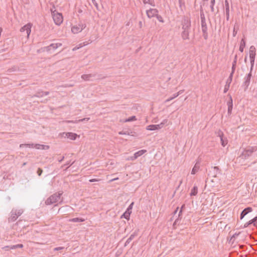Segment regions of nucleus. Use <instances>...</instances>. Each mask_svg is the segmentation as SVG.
<instances>
[{
    "label": "nucleus",
    "instance_id": "nucleus-1",
    "mask_svg": "<svg viewBox=\"0 0 257 257\" xmlns=\"http://www.w3.org/2000/svg\"><path fill=\"white\" fill-rule=\"evenodd\" d=\"M182 32L181 37L183 40H189V34L191 32V20L188 16H184L181 21Z\"/></svg>",
    "mask_w": 257,
    "mask_h": 257
},
{
    "label": "nucleus",
    "instance_id": "nucleus-2",
    "mask_svg": "<svg viewBox=\"0 0 257 257\" xmlns=\"http://www.w3.org/2000/svg\"><path fill=\"white\" fill-rule=\"evenodd\" d=\"M63 192L59 191L56 192L50 196L45 201V204L47 205H50L55 203H62L63 198L62 197Z\"/></svg>",
    "mask_w": 257,
    "mask_h": 257
},
{
    "label": "nucleus",
    "instance_id": "nucleus-3",
    "mask_svg": "<svg viewBox=\"0 0 257 257\" xmlns=\"http://www.w3.org/2000/svg\"><path fill=\"white\" fill-rule=\"evenodd\" d=\"M23 213V209H13L10 213V216L8 218L9 222L15 221L17 218Z\"/></svg>",
    "mask_w": 257,
    "mask_h": 257
},
{
    "label": "nucleus",
    "instance_id": "nucleus-4",
    "mask_svg": "<svg viewBox=\"0 0 257 257\" xmlns=\"http://www.w3.org/2000/svg\"><path fill=\"white\" fill-rule=\"evenodd\" d=\"M200 19L201 30L203 33V37L205 40H207L208 39L207 26L206 22L205 16L203 14H201Z\"/></svg>",
    "mask_w": 257,
    "mask_h": 257
},
{
    "label": "nucleus",
    "instance_id": "nucleus-5",
    "mask_svg": "<svg viewBox=\"0 0 257 257\" xmlns=\"http://www.w3.org/2000/svg\"><path fill=\"white\" fill-rule=\"evenodd\" d=\"M249 54L251 65V71H252L256 55V49L254 46H251L250 47Z\"/></svg>",
    "mask_w": 257,
    "mask_h": 257
},
{
    "label": "nucleus",
    "instance_id": "nucleus-6",
    "mask_svg": "<svg viewBox=\"0 0 257 257\" xmlns=\"http://www.w3.org/2000/svg\"><path fill=\"white\" fill-rule=\"evenodd\" d=\"M251 72L252 71H251L250 69L249 73L246 74L244 77V81L242 83V86L244 88V91L247 90L249 85L251 77L252 76Z\"/></svg>",
    "mask_w": 257,
    "mask_h": 257
},
{
    "label": "nucleus",
    "instance_id": "nucleus-7",
    "mask_svg": "<svg viewBox=\"0 0 257 257\" xmlns=\"http://www.w3.org/2000/svg\"><path fill=\"white\" fill-rule=\"evenodd\" d=\"M53 19L54 23L57 25H60L63 22V16L61 14L59 13H52Z\"/></svg>",
    "mask_w": 257,
    "mask_h": 257
},
{
    "label": "nucleus",
    "instance_id": "nucleus-8",
    "mask_svg": "<svg viewBox=\"0 0 257 257\" xmlns=\"http://www.w3.org/2000/svg\"><path fill=\"white\" fill-rule=\"evenodd\" d=\"M221 174V170L218 167H212L211 170L209 171L208 175L212 177H217L218 175Z\"/></svg>",
    "mask_w": 257,
    "mask_h": 257
},
{
    "label": "nucleus",
    "instance_id": "nucleus-9",
    "mask_svg": "<svg viewBox=\"0 0 257 257\" xmlns=\"http://www.w3.org/2000/svg\"><path fill=\"white\" fill-rule=\"evenodd\" d=\"M85 27L86 25L85 24H78V26H73L71 29V31L74 34H77L81 32Z\"/></svg>",
    "mask_w": 257,
    "mask_h": 257
},
{
    "label": "nucleus",
    "instance_id": "nucleus-10",
    "mask_svg": "<svg viewBox=\"0 0 257 257\" xmlns=\"http://www.w3.org/2000/svg\"><path fill=\"white\" fill-rule=\"evenodd\" d=\"M32 26V24L28 23V24H26V25L24 26L23 27H22L20 29V31L21 32L26 31V34L27 35V37H28L31 33V32Z\"/></svg>",
    "mask_w": 257,
    "mask_h": 257
},
{
    "label": "nucleus",
    "instance_id": "nucleus-11",
    "mask_svg": "<svg viewBox=\"0 0 257 257\" xmlns=\"http://www.w3.org/2000/svg\"><path fill=\"white\" fill-rule=\"evenodd\" d=\"M158 10L156 9H150L146 11V14L149 18H152L156 17L157 14H158Z\"/></svg>",
    "mask_w": 257,
    "mask_h": 257
},
{
    "label": "nucleus",
    "instance_id": "nucleus-12",
    "mask_svg": "<svg viewBox=\"0 0 257 257\" xmlns=\"http://www.w3.org/2000/svg\"><path fill=\"white\" fill-rule=\"evenodd\" d=\"M252 211V209L250 207H248L244 209L240 213V219H242L243 217L247 214L248 213L251 212Z\"/></svg>",
    "mask_w": 257,
    "mask_h": 257
},
{
    "label": "nucleus",
    "instance_id": "nucleus-13",
    "mask_svg": "<svg viewBox=\"0 0 257 257\" xmlns=\"http://www.w3.org/2000/svg\"><path fill=\"white\" fill-rule=\"evenodd\" d=\"M49 94V91H43L42 90L38 91L36 94L34 95L35 97H41L44 96V95H47Z\"/></svg>",
    "mask_w": 257,
    "mask_h": 257
},
{
    "label": "nucleus",
    "instance_id": "nucleus-14",
    "mask_svg": "<svg viewBox=\"0 0 257 257\" xmlns=\"http://www.w3.org/2000/svg\"><path fill=\"white\" fill-rule=\"evenodd\" d=\"M225 6L226 20L228 21L229 19V6L228 2L227 0L225 1Z\"/></svg>",
    "mask_w": 257,
    "mask_h": 257
},
{
    "label": "nucleus",
    "instance_id": "nucleus-15",
    "mask_svg": "<svg viewBox=\"0 0 257 257\" xmlns=\"http://www.w3.org/2000/svg\"><path fill=\"white\" fill-rule=\"evenodd\" d=\"M95 76L96 74H83L81 75V78L85 81H89L91 77Z\"/></svg>",
    "mask_w": 257,
    "mask_h": 257
},
{
    "label": "nucleus",
    "instance_id": "nucleus-16",
    "mask_svg": "<svg viewBox=\"0 0 257 257\" xmlns=\"http://www.w3.org/2000/svg\"><path fill=\"white\" fill-rule=\"evenodd\" d=\"M199 168H200V163L196 162L192 170L191 174H193V175L195 174L198 171Z\"/></svg>",
    "mask_w": 257,
    "mask_h": 257
},
{
    "label": "nucleus",
    "instance_id": "nucleus-17",
    "mask_svg": "<svg viewBox=\"0 0 257 257\" xmlns=\"http://www.w3.org/2000/svg\"><path fill=\"white\" fill-rule=\"evenodd\" d=\"M253 152V149L252 148L248 149L245 150L242 153L243 155L245 157H249L251 155L252 152Z\"/></svg>",
    "mask_w": 257,
    "mask_h": 257
},
{
    "label": "nucleus",
    "instance_id": "nucleus-18",
    "mask_svg": "<svg viewBox=\"0 0 257 257\" xmlns=\"http://www.w3.org/2000/svg\"><path fill=\"white\" fill-rule=\"evenodd\" d=\"M147 152L146 150H142L138 151L134 154V158H138L139 157L141 156Z\"/></svg>",
    "mask_w": 257,
    "mask_h": 257
},
{
    "label": "nucleus",
    "instance_id": "nucleus-19",
    "mask_svg": "<svg viewBox=\"0 0 257 257\" xmlns=\"http://www.w3.org/2000/svg\"><path fill=\"white\" fill-rule=\"evenodd\" d=\"M66 136L72 140H75L76 139L77 135L75 133H67L66 134Z\"/></svg>",
    "mask_w": 257,
    "mask_h": 257
},
{
    "label": "nucleus",
    "instance_id": "nucleus-20",
    "mask_svg": "<svg viewBox=\"0 0 257 257\" xmlns=\"http://www.w3.org/2000/svg\"><path fill=\"white\" fill-rule=\"evenodd\" d=\"M84 221H85V219L82 218H78V217L71 218L69 220V222H83Z\"/></svg>",
    "mask_w": 257,
    "mask_h": 257
},
{
    "label": "nucleus",
    "instance_id": "nucleus-21",
    "mask_svg": "<svg viewBox=\"0 0 257 257\" xmlns=\"http://www.w3.org/2000/svg\"><path fill=\"white\" fill-rule=\"evenodd\" d=\"M245 46V41L244 39H242L241 40V42H240L239 50L241 52H242L243 51Z\"/></svg>",
    "mask_w": 257,
    "mask_h": 257
},
{
    "label": "nucleus",
    "instance_id": "nucleus-22",
    "mask_svg": "<svg viewBox=\"0 0 257 257\" xmlns=\"http://www.w3.org/2000/svg\"><path fill=\"white\" fill-rule=\"evenodd\" d=\"M198 193V188L197 186H194L191 189L190 196H195Z\"/></svg>",
    "mask_w": 257,
    "mask_h": 257
},
{
    "label": "nucleus",
    "instance_id": "nucleus-23",
    "mask_svg": "<svg viewBox=\"0 0 257 257\" xmlns=\"http://www.w3.org/2000/svg\"><path fill=\"white\" fill-rule=\"evenodd\" d=\"M132 211L129 212V209H127V210L122 214V217H123L127 220L130 219V214Z\"/></svg>",
    "mask_w": 257,
    "mask_h": 257
},
{
    "label": "nucleus",
    "instance_id": "nucleus-24",
    "mask_svg": "<svg viewBox=\"0 0 257 257\" xmlns=\"http://www.w3.org/2000/svg\"><path fill=\"white\" fill-rule=\"evenodd\" d=\"M62 46V44L60 43H58L56 44H51L50 45V47L52 48L53 50L56 49L57 48Z\"/></svg>",
    "mask_w": 257,
    "mask_h": 257
},
{
    "label": "nucleus",
    "instance_id": "nucleus-25",
    "mask_svg": "<svg viewBox=\"0 0 257 257\" xmlns=\"http://www.w3.org/2000/svg\"><path fill=\"white\" fill-rule=\"evenodd\" d=\"M143 2L144 4H149L153 7L155 6V2L153 0H143Z\"/></svg>",
    "mask_w": 257,
    "mask_h": 257
},
{
    "label": "nucleus",
    "instance_id": "nucleus-26",
    "mask_svg": "<svg viewBox=\"0 0 257 257\" xmlns=\"http://www.w3.org/2000/svg\"><path fill=\"white\" fill-rule=\"evenodd\" d=\"M219 136L220 138L221 145L222 146L224 147L226 145L227 143L226 142H225L223 139V133L221 132L220 133H219Z\"/></svg>",
    "mask_w": 257,
    "mask_h": 257
},
{
    "label": "nucleus",
    "instance_id": "nucleus-27",
    "mask_svg": "<svg viewBox=\"0 0 257 257\" xmlns=\"http://www.w3.org/2000/svg\"><path fill=\"white\" fill-rule=\"evenodd\" d=\"M147 130L150 131H155L157 130V126L156 124H151L147 126Z\"/></svg>",
    "mask_w": 257,
    "mask_h": 257
},
{
    "label": "nucleus",
    "instance_id": "nucleus-28",
    "mask_svg": "<svg viewBox=\"0 0 257 257\" xmlns=\"http://www.w3.org/2000/svg\"><path fill=\"white\" fill-rule=\"evenodd\" d=\"M75 161H73L72 163L71 162V161H68L66 163V164H64L63 165H62L61 166V168H64V167L65 166H67L68 165L69 166L68 167H67L65 170H66L70 166H71V165H72L74 163Z\"/></svg>",
    "mask_w": 257,
    "mask_h": 257
},
{
    "label": "nucleus",
    "instance_id": "nucleus-29",
    "mask_svg": "<svg viewBox=\"0 0 257 257\" xmlns=\"http://www.w3.org/2000/svg\"><path fill=\"white\" fill-rule=\"evenodd\" d=\"M24 247V245L23 244H18L16 245H11L10 246V249H14L17 248H23Z\"/></svg>",
    "mask_w": 257,
    "mask_h": 257
},
{
    "label": "nucleus",
    "instance_id": "nucleus-30",
    "mask_svg": "<svg viewBox=\"0 0 257 257\" xmlns=\"http://www.w3.org/2000/svg\"><path fill=\"white\" fill-rule=\"evenodd\" d=\"M35 145L34 144H22L20 145V148H22L24 146L28 147L29 148H34L35 147Z\"/></svg>",
    "mask_w": 257,
    "mask_h": 257
},
{
    "label": "nucleus",
    "instance_id": "nucleus-31",
    "mask_svg": "<svg viewBox=\"0 0 257 257\" xmlns=\"http://www.w3.org/2000/svg\"><path fill=\"white\" fill-rule=\"evenodd\" d=\"M215 0H211L210 7L212 12H214V6L215 5Z\"/></svg>",
    "mask_w": 257,
    "mask_h": 257
},
{
    "label": "nucleus",
    "instance_id": "nucleus-32",
    "mask_svg": "<svg viewBox=\"0 0 257 257\" xmlns=\"http://www.w3.org/2000/svg\"><path fill=\"white\" fill-rule=\"evenodd\" d=\"M179 7L181 10L185 7V2L184 0H179Z\"/></svg>",
    "mask_w": 257,
    "mask_h": 257
},
{
    "label": "nucleus",
    "instance_id": "nucleus-33",
    "mask_svg": "<svg viewBox=\"0 0 257 257\" xmlns=\"http://www.w3.org/2000/svg\"><path fill=\"white\" fill-rule=\"evenodd\" d=\"M184 206V205H183L182 206L181 209V210H180L179 213V214H178V218L177 219H176V220L175 221V222H174V225L175 224H177V223L178 222V221H179V218H180V216H181V213H182V208H183V207Z\"/></svg>",
    "mask_w": 257,
    "mask_h": 257
},
{
    "label": "nucleus",
    "instance_id": "nucleus-34",
    "mask_svg": "<svg viewBox=\"0 0 257 257\" xmlns=\"http://www.w3.org/2000/svg\"><path fill=\"white\" fill-rule=\"evenodd\" d=\"M137 120V118L135 116H132L125 119V122H130L132 121H135Z\"/></svg>",
    "mask_w": 257,
    "mask_h": 257
},
{
    "label": "nucleus",
    "instance_id": "nucleus-35",
    "mask_svg": "<svg viewBox=\"0 0 257 257\" xmlns=\"http://www.w3.org/2000/svg\"><path fill=\"white\" fill-rule=\"evenodd\" d=\"M250 221L251 222V224H253V226H256L257 225V216L254 217Z\"/></svg>",
    "mask_w": 257,
    "mask_h": 257
},
{
    "label": "nucleus",
    "instance_id": "nucleus-36",
    "mask_svg": "<svg viewBox=\"0 0 257 257\" xmlns=\"http://www.w3.org/2000/svg\"><path fill=\"white\" fill-rule=\"evenodd\" d=\"M227 105L228 106H233V101L231 96H229V99L227 102Z\"/></svg>",
    "mask_w": 257,
    "mask_h": 257
},
{
    "label": "nucleus",
    "instance_id": "nucleus-37",
    "mask_svg": "<svg viewBox=\"0 0 257 257\" xmlns=\"http://www.w3.org/2000/svg\"><path fill=\"white\" fill-rule=\"evenodd\" d=\"M156 17L159 22L161 23H164V20L161 15H159L157 14Z\"/></svg>",
    "mask_w": 257,
    "mask_h": 257
},
{
    "label": "nucleus",
    "instance_id": "nucleus-38",
    "mask_svg": "<svg viewBox=\"0 0 257 257\" xmlns=\"http://www.w3.org/2000/svg\"><path fill=\"white\" fill-rule=\"evenodd\" d=\"M178 96L177 95H175V93L173 95V96L169 98H168L167 99H166L165 101V103L166 102H168L172 100H173V99L175 98L176 97H177Z\"/></svg>",
    "mask_w": 257,
    "mask_h": 257
},
{
    "label": "nucleus",
    "instance_id": "nucleus-39",
    "mask_svg": "<svg viewBox=\"0 0 257 257\" xmlns=\"http://www.w3.org/2000/svg\"><path fill=\"white\" fill-rule=\"evenodd\" d=\"M233 75V74H231V73L230 74V75L227 80V83H228V84H230L231 83V82L232 81Z\"/></svg>",
    "mask_w": 257,
    "mask_h": 257
},
{
    "label": "nucleus",
    "instance_id": "nucleus-40",
    "mask_svg": "<svg viewBox=\"0 0 257 257\" xmlns=\"http://www.w3.org/2000/svg\"><path fill=\"white\" fill-rule=\"evenodd\" d=\"M42 49H43V51H46L49 52L51 49V47H50V45H49L48 46L45 47L43 48Z\"/></svg>",
    "mask_w": 257,
    "mask_h": 257
},
{
    "label": "nucleus",
    "instance_id": "nucleus-41",
    "mask_svg": "<svg viewBox=\"0 0 257 257\" xmlns=\"http://www.w3.org/2000/svg\"><path fill=\"white\" fill-rule=\"evenodd\" d=\"M35 148H36L37 149H41V150H42V148H44V147H43V145H40V144H36L35 145Z\"/></svg>",
    "mask_w": 257,
    "mask_h": 257
},
{
    "label": "nucleus",
    "instance_id": "nucleus-42",
    "mask_svg": "<svg viewBox=\"0 0 257 257\" xmlns=\"http://www.w3.org/2000/svg\"><path fill=\"white\" fill-rule=\"evenodd\" d=\"M233 106H228V114H231Z\"/></svg>",
    "mask_w": 257,
    "mask_h": 257
},
{
    "label": "nucleus",
    "instance_id": "nucleus-43",
    "mask_svg": "<svg viewBox=\"0 0 257 257\" xmlns=\"http://www.w3.org/2000/svg\"><path fill=\"white\" fill-rule=\"evenodd\" d=\"M136 235L137 234L135 232H134V233L131 235V236L128 237V239H130V240L132 241Z\"/></svg>",
    "mask_w": 257,
    "mask_h": 257
},
{
    "label": "nucleus",
    "instance_id": "nucleus-44",
    "mask_svg": "<svg viewBox=\"0 0 257 257\" xmlns=\"http://www.w3.org/2000/svg\"><path fill=\"white\" fill-rule=\"evenodd\" d=\"M236 65H234L232 64V68H231V74H234L235 70V68H236Z\"/></svg>",
    "mask_w": 257,
    "mask_h": 257
},
{
    "label": "nucleus",
    "instance_id": "nucleus-45",
    "mask_svg": "<svg viewBox=\"0 0 257 257\" xmlns=\"http://www.w3.org/2000/svg\"><path fill=\"white\" fill-rule=\"evenodd\" d=\"M42 173H43V170L41 168H39L37 170L38 175L40 176L41 175Z\"/></svg>",
    "mask_w": 257,
    "mask_h": 257
},
{
    "label": "nucleus",
    "instance_id": "nucleus-46",
    "mask_svg": "<svg viewBox=\"0 0 257 257\" xmlns=\"http://www.w3.org/2000/svg\"><path fill=\"white\" fill-rule=\"evenodd\" d=\"M229 87V84L225 85L224 89V93H226L228 90Z\"/></svg>",
    "mask_w": 257,
    "mask_h": 257
},
{
    "label": "nucleus",
    "instance_id": "nucleus-47",
    "mask_svg": "<svg viewBox=\"0 0 257 257\" xmlns=\"http://www.w3.org/2000/svg\"><path fill=\"white\" fill-rule=\"evenodd\" d=\"M64 247H62V246H61V247H55L53 249L54 251H58V250H61V249H64Z\"/></svg>",
    "mask_w": 257,
    "mask_h": 257
},
{
    "label": "nucleus",
    "instance_id": "nucleus-48",
    "mask_svg": "<svg viewBox=\"0 0 257 257\" xmlns=\"http://www.w3.org/2000/svg\"><path fill=\"white\" fill-rule=\"evenodd\" d=\"M237 59V55H235V56H234V58L233 61L232 62L233 64L236 65Z\"/></svg>",
    "mask_w": 257,
    "mask_h": 257
},
{
    "label": "nucleus",
    "instance_id": "nucleus-49",
    "mask_svg": "<svg viewBox=\"0 0 257 257\" xmlns=\"http://www.w3.org/2000/svg\"><path fill=\"white\" fill-rule=\"evenodd\" d=\"M184 91V90H183V89L179 91L177 93H176L175 95H177L178 96L179 95L183 93Z\"/></svg>",
    "mask_w": 257,
    "mask_h": 257
},
{
    "label": "nucleus",
    "instance_id": "nucleus-50",
    "mask_svg": "<svg viewBox=\"0 0 257 257\" xmlns=\"http://www.w3.org/2000/svg\"><path fill=\"white\" fill-rule=\"evenodd\" d=\"M251 222L249 220V221L246 222L244 225V227H248L249 225H251Z\"/></svg>",
    "mask_w": 257,
    "mask_h": 257
},
{
    "label": "nucleus",
    "instance_id": "nucleus-51",
    "mask_svg": "<svg viewBox=\"0 0 257 257\" xmlns=\"http://www.w3.org/2000/svg\"><path fill=\"white\" fill-rule=\"evenodd\" d=\"M156 126H157V130L161 129L163 127L162 124H161V123L159 124H156Z\"/></svg>",
    "mask_w": 257,
    "mask_h": 257
},
{
    "label": "nucleus",
    "instance_id": "nucleus-52",
    "mask_svg": "<svg viewBox=\"0 0 257 257\" xmlns=\"http://www.w3.org/2000/svg\"><path fill=\"white\" fill-rule=\"evenodd\" d=\"M91 1H92V3L93 4V5L96 7V8L97 9H98V4L97 3V2H96V1L95 0H91Z\"/></svg>",
    "mask_w": 257,
    "mask_h": 257
},
{
    "label": "nucleus",
    "instance_id": "nucleus-53",
    "mask_svg": "<svg viewBox=\"0 0 257 257\" xmlns=\"http://www.w3.org/2000/svg\"><path fill=\"white\" fill-rule=\"evenodd\" d=\"M11 246H5L2 247V249L5 250H8L10 248Z\"/></svg>",
    "mask_w": 257,
    "mask_h": 257
},
{
    "label": "nucleus",
    "instance_id": "nucleus-54",
    "mask_svg": "<svg viewBox=\"0 0 257 257\" xmlns=\"http://www.w3.org/2000/svg\"><path fill=\"white\" fill-rule=\"evenodd\" d=\"M131 240H130V239H127L126 241V242H125V244H124V246H126L127 245V244H128L130 242H131Z\"/></svg>",
    "mask_w": 257,
    "mask_h": 257
},
{
    "label": "nucleus",
    "instance_id": "nucleus-55",
    "mask_svg": "<svg viewBox=\"0 0 257 257\" xmlns=\"http://www.w3.org/2000/svg\"><path fill=\"white\" fill-rule=\"evenodd\" d=\"M134 205V202H132L130 205V206H128V207L127 208V209H129V212H130L131 210L132 209V207H133V206Z\"/></svg>",
    "mask_w": 257,
    "mask_h": 257
},
{
    "label": "nucleus",
    "instance_id": "nucleus-56",
    "mask_svg": "<svg viewBox=\"0 0 257 257\" xmlns=\"http://www.w3.org/2000/svg\"><path fill=\"white\" fill-rule=\"evenodd\" d=\"M83 47V46L82 45V43H80L79 44V47H75L73 50H75L78 49L79 48H81V47Z\"/></svg>",
    "mask_w": 257,
    "mask_h": 257
},
{
    "label": "nucleus",
    "instance_id": "nucleus-57",
    "mask_svg": "<svg viewBox=\"0 0 257 257\" xmlns=\"http://www.w3.org/2000/svg\"><path fill=\"white\" fill-rule=\"evenodd\" d=\"M89 119V118H84L83 119H79L78 120V121H87Z\"/></svg>",
    "mask_w": 257,
    "mask_h": 257
},
{
    "label": "nucleus",
    "instance_id": "nucleus-58",
    "mask_svg": "<svg viewBox=\"0 0 257 257\" xmlns=\"http://www.w3.org/2000/svg\"><path fill=\"white\" fill-rule=\"evenodd\" d=\"M168 121V120L167 119H164L161 123V124H162V126H164V124L165 123H167V122Z\"/></svg>",
    "mask_w": 257,
    "mask_h": 257
},
{
    "label": "nucleus",
    "instance_id": "nucleus-59",
    "mask_svg": "<svg viewBox=\"0 0 257 257\" xmlns=\"http://www.w3.org/2000/svg\"><path fill=\"white\" fill-rule=\"evenodd\" d=\"M43 147H44V148H42V150L48 149L49 148V146L47 145H43Z\"/></svg>",
    "mask_w": 257,
    "mask_h": 257
},
{
    "label": "nucleus",
    "instance_id": "nucleus-60",
    "mask_svg": "<svg viewBox=\"0 0 257 257\" xmlns=\"http://www.w3.org/2000/svg\"><path fill=\"white\" fill-rule=\"evenodd\" d=\"M99 180V179H92L89 180V182H95V181H98Z\"/></svg>",
    "mask_w": 257,
    "mask_h": 257
},
{
    "label": "nucleus",
    "instance_id": "nucleus-61",
    "mask_svg": "<svg viewBox=\"0 0 257 257\" xmlns=\"http://www.w3.org/2000/svg\"><path fill=\"white\" fill-rule=\"evenodd\" d=\"M89 43V42H84L82 43V45L83 46H85L86 45H87Z\"/></svg>",
    "mask_w": 257,
    "mask_h": 257
},
{
    "label": "nucleus",
    "instance_id": "nucleus-62",
    "mask_svg": "<svg viewBox=\"0 0 257 257\" xmlns=\"http://www.w3.org/2000/svg\"><path fill=\"white\" fill-rule=\"evenodd\" d=\"M64 159V156H63L60 159H59L58 160V162L61 163V162H62Z\"/></svg>",
    "mask_w": 257,
    "mask_h": 257
},
{
    "label": "nucleus",
    "instance_id": "nucleus-63",
    "mask_svg": "<svg viewBox=\"0 0 257 257\" xmlns=\"http://www.w3.org/2000/svg\"><path fill=\"white\" fill-rule=\"evenodd\" d=\"M119 134H120V135H126V134H128V133H126V132H124L122 131V132H120L119 133Z\"/></svg>",
    "mask_w": 257,
    "mask_h": 257
},
{
    "label": "nucleus",
    "instance_id": "nucleus-64",
    "mask_svg": "<svg viewBox=\"0 0 257 257\" xmlns=\"http://www.w3.org/2000/svg\"><path fill=\"white\" fill-rule=\"evenodd\" d=\"M139 25L140 28H141L143 26V23L142 21H140L139 23Z\"/></svg>",
    "mask_w": 257,
    "mask_h": 257
}]
</instances>
